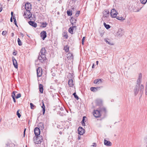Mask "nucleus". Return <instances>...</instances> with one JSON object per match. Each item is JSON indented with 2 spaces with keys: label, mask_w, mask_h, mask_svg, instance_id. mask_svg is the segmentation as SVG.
I'll use <instances>...</instances> for the list:
<instances>
[{
  "label": "nucleus",
  "mask_w": 147,
  "mask_h": 147,
  "mask_svg": "<svg viewBox=\"0 0 147 147\" xmlns=\"http://www.w3.org/2000/svg\"><path fill=\"white\" fill-rule=\"evenodd\" d=\"M136 86L137 87H138V88L139 89L140 94L141 95V96L143 93L144 87V85L142 84L141 83H139L137 84Z\"/></svg>",
  "instance_id": "f03ea898"
},
{
  "label": "nucleus",
  "mask_w": 147,
  "mask_h": 147,
  "mask_svg": "<svg viewBox=\"0 0 147 147\" xmlns=\"http://www.w3.org/2000/svg\"><path fill=\"white\" fill-rule=\"evenodd\" d=\"M21 94L20 93H18L17 95L16 96V98H18L21 97Z\"/></svg>",
  "instance_id": "79ce46f5"
},
{
  "label": "nucleus",
  "mask_w": 147,
  "mask_h": 147,
  "mask_svg": "<svg viewBox=\"0 0 147 147\" xmlns=\"http://www.w3.org/2000/svg\"><path fill=\"white\" fill-rule=\"evenodd\" d=\"M34 142L37 144H40L43 141L42 136H34L33 138Z\"/></svg>",
  "instance_id": "f257e3e1"
},
{
  "label": "nucleus",
  "mask_w": 147,
  "mask_h": 147,
  "mask_svg": "<svg viewBox=\"0 0 147 147\" xmlns=\"http://www.w3.org/2000/svg\"><path fill=\"white\" fill-rule=\"evenodd\" d=\"M21 35H23V34H21Z\"/></svg>",
  "instance_id": "338daca9"
},
{
  "label": "nucleus",
  "mask_w": 147,
  "mask_h": 147,
  "mask_svg": "<svg viewBox=\"0 0 147 147\" xmlns=\"http://www.w3.org/2000/svg\"><path fill=\"white\" fill-rule=\"evenodd\" d=\"M28 23L30 25L34 27H36L37 26V24L33 21H30Z\"/></svg>",
  "instance_id": "a211bd4d"
},
{
  "label": "nucleus",
  "mask_w": 147,
  "mask_h": 147,
  "mask_svg": "<svg viewBox=\"0 0 147 147\" xmlns=\"http://www.w3.org/2000/svg\"><path fill=\"white\" fill-rule=\"evenodd\" d=\"M39 90L40 92L41 93H43V86L42 84H39Z\"/></svg>",
  "instance_id": "393cba45"
},
{
  "label": "nucleus",
  "mask_w": 147,
  "mask_h": 147,
  "mask_svg": "<svg viewBox=\"0 0 147 147\" xmlns=\"http://www.w3.org/2000/svg\"><path fill=\"white\" fill-rule=\"evenodd\" d=\"M145 94L147 96V85L146 84V86L145 89Z\"/></svg>",
  "instance_id": "4c0bfd02"
},
{
  "label": "nucleus",
  "mask_w": 147,
  "mask_h": 147,
  "mask_svg": "<svg viewBox=\"0 0 147 147\" xmlns=\"http://www.w3.org/2000/svg\"><path fill=\"white\" fill-rule=\"evenodd\" d=\"M111 16L112 17L115 18L117 16V12L114 9H113L110 12Z\"/></svg>",
  "instance_id": "39448f33"
},
{
  "label": "nucleus",
  "mask_w": 147,
  "mask_h": 147,
  "mask_svg": "<svg viewBox=\"0 0 147 147\" xmlns=\"http://www.w3.org/2000/svg\"><path fill=\"white\" fill-rule=\"evenodd\" d=\"M26 129H25L24 131V137L25 136V131H26Z\"/></svg>",
  "instance_id": "5fc2aeb1"
},
{
  "label": "nucleus",
  "mask_w": 147,
  "mask_h": 147,
  "mask_svg": "<svg viewBox=\"0 0 147 147\" xmlns=\"http://www.w3.org/2000/svg\"><path fill=\"white\" fill-rule=\"evenodd\" d=\"M40 36L42 39L44 40L47 37V33L45 31H43L40 33Z\"/></svg>",
  "instance_id": "ddd939ff"
},
{
  "label": "nucleus",
  "mask_w": 147,
  "mask_h": 147,
  "mask_svg": "<svg viewBox=\"0 0 147 147\" xmlns=\"http://www.w3.org/2000/svg\"><path fill=\"white\" fill-rule=\"evenodd\" d=\"M139 11V10L137 11Z\"/></svg>",
  "instance_id": "69168bd1"
},
{
  "label": "nucleus",
  "mask_w": 147,
  "mask_h": 147,
  "mask_svg": "<svg viewBox=\"0 0 147 147\" xmlns=\"http://www.w3.org/2000/svg\"><path fill=\"white\" fill-rule=\"evenodd\" d=\"M69 47L68 46L66 45L64 47V49L65 51L67 52L69 50Z\"/></svg>",
  "instance_id": "c85d7f7f"
},
{
  "label": "nucleus",
  "mask_w": 147,
  "mask_h": 147,
  "mask_svg": "<svg viewBox=\"0 0 147 147\" xmlns=\"http://www.w3.org/2000/svg\"><path fill=\"white\" fill-rule=\"evenodd\" d=\"M63 36L66 38H67L68 36L66 33L64 32L63 34Z\"/></svg>",
  "instance_id": "37998d69"
},
{
  "label": "nucleus",
  "mask_w": 147,
  "mask_h": 147,
  "mask_svg": "<svg viewBox=\"0 0 147 147\" xmlns=\"http://www.w3.org/2000/svg\"><path fill=\"white\" fill-rule=\"evenodd\" d=\"M85 38H86L85 37H83L82 39V44L83 45L84 43V41L85 39Z\"/></svg>",
  "instance_id": "c03bdc74"
},
{
  "label": "nucleus",
  "mask_w": 147,
  "mask_h": 147,
  "mask_svg": "<svg viewBox=\"0 0 147 147\" xmlns=\"http://www.w3.org/2000/svg\"><path fill=\"white\" fill-rule=\"evenodd\" d=\"M47 25V24L46 22H43L42 24V27L43 28H45L46 27Z\"/></svg>",
  "instance_id": "2f4dec72"
},
{
  "label": "nucleus",
  "mask_w": 147,
  "mask_h": 147,
  "mask_svg": "<svg viewBox=\"0 0 147 147\" xmlns=\"http://www.w3.org/2000/svg\"><path fill=\"white\" fill-rule=\"evenodd\" d=\"M67 13L68 16H71L72 15L71 11H70L69 10H67Z\"/></svg>",
  "instance_id": "7c9ffc66"
},
{
  "label": "nucleus",
  "mask_w": 147,
  "mask_h": 147,
  "mask_svg": "<svg viewBox=\"0 0 147 147\" xmlns=\"http://www.w3.org/2000/svg\"><path fill=\"white\" fill-rule=\"evenodd\" d=\"M17 93V92H13L12 95V96L13 98H15V97L16 96V94Z\"/></svg>",
  "instance_id": "473e14b6"
},
{
  "label": "nucleus",
  "mask_w": 147,
  "mask_h": 147,
  "mask_svg": "<svg viewBox=\"0 0 147 147\" xmlns=\"http://www.w3.org/2000/svg\"><path fill=\"white\" fill-rule=\"evenodd\" d=\"M92 146L94 147H96V145L95 143H93V145L91 146Z\"/></svg>",
  "instance_id": "603ef678"
},
{
  "label": "nucleus",
  "mask_w": 147,
  "mask_h": 147,
  "mask_svg": "<svg viewBox=\"0 0 147 147\" xmlns=\"http://www.w3.org/2000/svg\"><path fill=\"white\" fill-rule=\"evenodd\" d=\"M59 134H62V132H61V131H60L59 132Z\"/></svg>",
  "instance_id": "0e129e2a"
},
{
  "label": "nucleus",
  "mask_w": 147,
  "mask_h": 147,
  "mask_svg": "<svg viewBox=\"0 0 147 147\" xmlns=\"http://www.w3.org/2000/svg\"><path fill=\"white\" fill-rule=\"evenodd\" d=\"M57 128H59L61 129V128H63V126H62L61 127V126L59 125H57Z\"/></svg>",
  "instance_id": "3c124183"
},
{
  "label": "nucleus",
  "mask_w": 147,
  "mask_h": 147,
  "mask_svg": "<svg viewBox=\"0 0 147 147\" xmlns=\"http://www.w3.org/2000/svg\"><path fill=\"white\" fill-rule=\"evenodd\" d=\"M34 131L36 136H40V130L38 128L36 127L34 129Z\"/></svg>",
  "instance_id": "9d476101"
},
{
  "label": "nucleus",
  "mask_w": 147,
  "mask_h": 147,
  "mask_svg": "<svg viewBox=\"0 0 147 147\" xmlns=\"http://www.w3.org/2000/svg\"><path fill=\"white\" fill-rule=\"evenodd\" d=\"M91 90L92 91H94L95 90H96V88L95 87H91L90 88Z\"/></svg>",
  "instance_id": "ea45409f"
},
{
  "label": "nucleus",
  "mask_w": 147,
  "mask_h": 147,
  "mask_svg": "<svg viewBox=\"0 0 147 147\" xmlns=\"http://www.w3.org/2000/svg\"><path fill=\"white\" fill-rule=\"evenodd\" d=\"M103 14L105 17H108L109 15V11L107 10H105L103 12Z\"/></svg>",
  "instance_id": "aec40b11"
},
{
  "label": "nucleus",
  "mask_w": 147,
  "mask_h": 147,
  "mask_svg": "<svg viewBox=\"0 0 147 147\" xmlns=\"http://www.w3.org/2000/svg\"><path fill=\"white\" fill-rule=\"evenodd\" d=\"M73 95L74 96V97L77 100H78L79 99L78 97V96L76 94V93L74 92L73 93Z\"/></svg>",
  "instance_id": "f704fd0d"
},
{
  "label": "nucleus",
  "mask_w": 147,
  "mask_h": 147,
  "mask_svg": "<svg viewBox=\"0 0 147 147\" xmlns=\"http://www.w3.org/2000/svg\"><path fill=\"white\" fill-rule=\"evenodd\" d=\"M93 115L96 118L99 117L100 116V111L98 110L94 111L93 112Z\"/></svg>",
  "instance_id": "1a4fd4ad"
},
{
  "label": "nucleus",
  "mask_w": 147,
  "mask_h": 147,
  "mask_svg": "<svg viewBox=\"0 0 147 147\" xmlns=\"http://www.w3.org/2000/svg\"><path fill=\"white\" fill-rule=\"evenodd\" d=\"M17 53L15 52H13V55H16Z\"/></svg>",
  "instance_id": "6e6d98bb"
},
{
  "label": "nucleus",
  "mask_w": 147,
  "mask_h": 147,
  "mask_svg": "<svg viewBox=\"0 0 147 147\" xmlns=\"http://www.w3.org/2000/svg\"><path fill=\"white\" fill-rule=\"evenodd\" d=\"M141 3L144 4H145L147 1V0H140Z\"/></svg>",
  "instance_id": "e433bc0d"
},
{
  "label": "nucleus",
  "mask_w": 147,
  "mask_h": 147,
  "mask_svg": "<svg viewBox=\"0 0 147 147\" xmlns=\"http://www.w3.org/2000/svg\"><path fill=\"white\" fill-rule=\"evenodd\" d=\"M85 117H83L82 120V125H84V124H85V123H84V118Z\"/></svg>",
  "instance_id": "a18cd8bd"
},
{
  "label": "nucleus",
  "mask_w": 147,
  "mask_h": 147,
  "mask_svg": "<svg viewBox=\"0 0 147 147\" xmlns=\"http://www.w3.org/2000/svg\"><path fill=\"white\" fill-rule=\"evenodd\" d=\"M27 10L26 11L25 10L24 11V14L23 16H24L25 18H30L32 16V14L31 13V15H30V16H29V14L28 13H27Z\"/></svg>",
  "instance_id": "4468645a"
},
{
  "label": "nucleus",
  "mask_w": 147,
  "mask_h": 147,
  "mask_svg": "<svg viewBox=\"0 0 147 147\" xmlns=\"http://www.w3.org/2000/svg\"><path fill=\"white\" fill-rule=\"evenodd\" d=\"M104 144L107 146H111L112 145V143L110 141H107L105 139H104Z\"/></svg>",
  "instance_id": "2eb2a0df"
},
{
  "label": "nucleus",
  "mask_w": 147,
  "mask_h": 147,
  "mask_svg": "<svg viewBox=\"0 0 147 147\" xmlns=\"http://www.w3.org/2000/svg\"><path fill=\"white\" fill-rule=\"evenodd\" d=\"M110 39H108L107 38H105L104 40L109 45H113V44L111 42H110Z\"/></svg>",
  "instance_id": "412c9836"
},
{
  "label": "nucleus",
  "mask_w": 147,
  "mask_h": 147,
  "mask_svg": "<svg viewBox=\"0 0 147 147\" xmlns=\"http://www.w3.org/2000/svg\"><path fill=\"white\" fill-rule=\"evenodd\" d=\"M103 24L105 28L107 29H109L111 27V26L107 24L105 22Z\"/></svg>",
  "instance_id": "cd10ccee"
},
{
  "label": "nucleus",
  "mask_w": 147,
  "mask_h": 147,
  "mask_svg": "<svg viewBox=\"0 0 147 147\" xmlns=\"http://www.w3.org/2000/svg\"><path fill=\"white\" fill-rule=\"evenodd\" d=\"M122 32V30L121 29H119L117 32V35L120 36H122L123 34V33Z\"/></svg>",
  "instance_id": "b1692460"
},
{
  "label": "nucleus",
  "mask_w": 147,
  "mask_h": 147,
  "mask_svg": "<svg viewBox=\"0 0 147 147\" xmlns=\"http://www.w3.org/2000/svg\"><path fill=\"white\" fill-rule=\"evenodd\" d=\"M38 59L41 62H42L46 60V58L45 55L40 54L38 57Z\"/></svg>",
  "instance_id": "423d86ee"
},
{
  "label": "nucleus",
  "mask_w": 147,
  "mask_h": 147,
  "mask_svg": "<svg viewBox=\"0 0 147 147\" xmlns=\"http://www.w3.org/2000/svg\"><path fill=\"white\" fill-rule=\"evenodd\" d=\"M94 84H98L102 83V80L101 79H97L95 80L94 82Z\"/></svg>",
  "instance_id": "6ab92c4d"
},
{
  "label": "nucleus",
  "mask_w": 147,
  "mask_h": 147,
  "mask_svg": "<svg viewBox=\"0 0 147 147\" xmlns=\"http://www.w3.org/2000/svg\"><path fill=\"white\" fill-rule=\"evenodd\" d=\"M67 58L69 62L70 63L73 62V56L72 53H68L67 55Z\"/></svg>",
  "instance_id": "20e7f679"
},
{
  "label": "nucleus",
  "mask_w": 147,
  "mask_h": 147,
  "mask_svg": "<svg viewBox=\"0 0 147 147\" xmlns=\"http://www.w3.org/2000/svg\"><path fill=\"white\" fill-rule=\"evenodd\" d=\"M139 91V89L138 88V87H137L136 86V87L134 89V91L135 95L137 94Z\"/></svg>",
  "instance_id": "5701e85b"
},
{
  "label": "nucleus",
  "mask_w": 147,
  "mask_h": 147,
  "mask_svg": "<svg viewBox=\"0 0 147 147\" xmlns=\"http://www.w3.org/2000/svg\"><path fill=\"white\" fill-rule=\"evenodd\" d=\"M80 13V11H77V12L75 14V16H77V17L78 16L79 14Z\"/></svg>",
  "instance_id": "49530a36"
},
{
  "label": "nucleus",
  "mask_w": 147,
  "mask_h": 147,
  "mask_svg": "<svg viewBox=\"0 0 147 147\" xmlns=\"http://www.w3.org/2000/svg\"><path fill=\"white\" fill-rule=\"evenodd\" d=\"M142 74L141 73L139 74L138 78L137 81V84L141 83L142 81Z\"/></svg>",
  "instance_id": "6e6552de"
},
{
  "label": "nucleus",
  "mask_w": 147,
  "mask_h": 147,
  "mask_svg": "<svg viewBox=\"0 0 147 147\" xmlns=\"http://www.w3.org/2000/svg\"><path fill=\"white\" fill-rule=\"evenodd\" d=\"M18 41L19 45L20 46L21 45H22V43L20 39L19 38H18Z\"/></svg>",
  "instance_id": "72a5a7b5"
},
{
  "label": "nucleus",
  "mask_w": 147,
  "mask_h": 147,
  "mask_svg": "<svg viewBox=\"0 0 147 147\" xmlns=\"http://www.w3.org/2000/svg\"><path fill=\"white\" fill-rule=\"evenodd\" d=\"M45 52H46V50H45V48H42L40 52V54H41V55L44 54V55H45Z\"/></svg>",
  "instance_id": "a878e982"
},
{
  "label": "nucleus",
  "mask_w": 147,
  "mask_h": 147,
  "mask_svg": "<svg viewBox=\"0 0 147 147\" xmlns=\"http://www.w3.org/2000/svg\"><path fill=\"white\" fill-rule=\"evenodd\" d=\"M19 110H18L17 112V115H18V117L20 118V117H21V115L19 113Z\"/></svg>",
  "instance_id": "a19ab883"
},
{
  "label": "nucleus",
  "mask_w": 147,
  "mask_h": 147,
  "mask_svg": "<svg viewBox=\"0 0 147 147\" xmlns=\"http://www.w3.org/2000/svg\"><path fill=\"white\" fill-rule=\"evenodd\" d=\"M117 19L119 20L123 21V20H125V18H124L123 17L118 16L117 17Z\"/></svg>",
  "instance_id": "c756f323"
},
{
  "label": "nucleus",
  "mask_w": 147,
  "mask_h": 147,
  "mask_svg": "<svg viewBox=\"0 0 147 147\" xmlns=\"http://www.w3.org/2000/svg\"><path fill=\"white\" fill-rule=\"evenodd\" d=\"M62 111L61 113V112H59L60 113L59 114H60V115H63L64 113H63L62 112V111Z\"/></svg>",
  "instance_id": "864d4df0"
},
{
  "label": "nucleus",
  "mask_w": 147,
  "mask_h": 147,
  "mask_svg": "<svg viewBox=\"0 0 147 147\" xmlns=\"http://www.w3.org/2000/svg\"><path fill=\"white\" fill-rule=\"evenodd\" d=\"M76 26H74L73 27H70L69 29V32L71 34H72L73 32L74 28H76Z\"/></svg>",
  "instance_id": "4be33fe9"
},
{
  "label": "nucleus",
  "mask_w": 147,
  "mask_h": 147,
  "mask_svg": "<svg viewBox=\"0 0 147 147\" xmlns=\"http://www.w3.org/2000/svg\"><path fill=\"white\" fill-rule=\"evenodd\" d=\"M84 129L81 127H79L78 129V133L80 135H83L84 133Z\"/></svg>",
  "instance_id": "f8f14e48"
},
{
  "label": "nucleus",
  "mask_w": 147,
  "mask_h": 147,
  "mask_svg": "<svg viewBox=\"0 0 147 147\" xmlns=\"http://www.w3.org/2000/svg\"><path fill=\"white\" fill-rule=\"evenodd\" d=\"M13 20H14V22L15 23V24L17 26V24L16 23V20L15 19V18H14V16L13 17Z\"/></svg>",
  "instance_id": "09e8293b"
},
{
  "label": "nucleus",
  "mask_w": 147,
  "mask_h": 147,
  "mask_svg": "<svg viewBox=\"0 0 147 147\" xmlns=\"http://www.w3.org/2000/svg\"><path fill=\"white\" fill-rule=\"evenodd\" d=\"M37 76L38 77H40L42 75V69L40 67H38L36 70Z\"/></svg>",
  "instance_id": "0eeeda50"
},
{
  "label": "nucleus",
  "mask_w": 147,
  "mask_h": 147,
  "mask_svg": "<svg viewBox=\"0 0 147 147\" xmlns=\"http://www.w3.org/2000/svg\"><path fill=\"white\" fill-rule=\"evenodd\" d=\"M102 100L100 99H97L96 100V104L97 105H100L102 104Z\"/></svg>",
  "instance_id": "dca6fc26"
},
{
  "label": "nucleus",
  "mask_w": 147,
  "mask_h": 147,
  "mask_svg": "<svg viewBox=\"0 0 147 147\" xmlns=\"http://www.w3.org/2000/svg\"><path fill=\"white\" fill-rule=\"evenodd\" d=\"M13 13L12 11L11 13V17H13Z\"/></svg>",
  "instance_id": "052dcab7"
},
{
  "label": "nucleus",
  "mask_w": 147,
  "mask_h": 147,
  "mask_svg": "<svg viewBox=\"0 0 147 147\" xmlns=\"http://www.w3.org/2000/svg\"><path fill=\"white\" fill-rule=\"evenodd\" d=\"M68 84L69 87H73L74 85L73 80L72 79H69V80Z\"/></svg>",
  "instance_id": "f3484780"
},
{
  "label": "nucleus",
  "mask_w": 147,
  "mask_h": 147,
  "mask_svg": "<svg viewBox=\"0 0 147 147\" xmlns=\"http://www.w3.org/2000/svg\"><path fill=\"white\" fill-rule=\"evenodd\" d=\"M25 10L27 11V13H28L29 16H30L31 15V12L30 11L32 9V5L30 3H27L25 5Z\"/></svg>",
  "instance_id": "7ed1b4c3"
},
{
  "label": "nucleus",
  "mask_w": 147,
  "mask_h": 147,
  "mask_svg": "<svg viewBox=\"0 0 147 147\" xmlns=\"http://www.w3.org/2000/svg\"><path fill=\"white\" fill-rule=\"evenodd\" d=\"M38 1H40V0H38Z\"/></svg>",
  "instance_id": "774afa93"
},
{
  "label": "nucleus",
  "mask_w": 147,
  "mask_h": 147,
  "mask_svg": "<svg viewBox=\"0 0 147 147\" xmlns=\"http://www.w3.org/2000/svg\"><path fill=\"white\" fill-rule=\"evenodd\" d=\"M13 98V100L14 102H16V100H15V98Z\"/></svg>",
  "instance_id": "4d7b16f0"
},
{
  "label": "nucleus",
  "mask_w": 147,
  "mask_h": 147,
  "mask_svg": "<svg viewBox=\"0 0 147 147\" xmlns=\"http://www.w3.org/2000/svg\"><path fill=\"white\" fill-rule=\"evenodd\" d=\"M96 63L97 65H98V61H96Z\"/></svg>",
  "instance_id": "e2e57ef3"
},
{
  "label": "nucleus",
  "mask_w": 147,
  "mask_h": 147,
  "mask_svg": "<svg viewBox=\"0 0 147 147\" xmlns=\"http://www.w3.org/2000/svg\"><path fill=\"white\" fill-rule=\"evenodd\" d=\"M6 33H7L6 31H3L2 33V34L3 36H5L6 35Z\"/></svg>",
  "instance_id": "de8ad7c7"
},
{
  "label": "nucleus",
  "mask_w": 147,
  "mask_h": 147,
  "mask_svg": "<svg viewBox=\"0 0 147 147\" xmlns=\"http://www.w3.org/2000/svg\"><path fill=\"white\" fill-rule=\"evenodd\" d=\"M12 59L13 63V64L14 67L16 68H17L18 67V65L17 61L14 57H12Z\"/></svg>",
  "instance_id": "9b49d317"
},
{
  "label": "nucleus",
  "mask_w": 147,
  "mask_h": 147,
  "mask_svg": "<svg viewBox=\"0 0 147 147\" xmlns=\"http://www.w3.org/2000/svg\"><path fill=\"white\" fill-rule=\"evenodd\" d=\"M101 111H103L105 113H106L107 112L106 109L105 107H102L101 109Z\"/></svg>",
  "instance_id": "c9c22d12"
},
{
  "label": "nucleus",
  "mask_w": 147,
  "mask_h": 147,
  "mask_svg": "<svg viewBox=\"0 0 147 147\" xmlns=\"http://www.w3.org/2000/svg\"><path fill=\"white\" fill-rule=\"evenodd\" d=\"M30 106L31 109H34V107H35L32 103H30Z\"/></svg>",
  "instance_id": "58836bf2"
},
{
  "label": "nucleus",
  "mask_w": 147,
  "mask_h": 147,
  "mask_svg": "<svg viewBox=\"0 0 147 147\" xmlns=\"http://www.w3.org/2000/svg\"><path fill=\"white\" fill-rule=\"evenodd\" d=\"M14 33H11V36H12V37H13V36H14Z\"/></svg>",
  "instance_id": "bf43d9fd"
},
{
  "label": "nucleus",
  "mask_w": 147,
  "mask_h": 147,
  "mask_svg": "<svg viewBox=\"0 0 147 147\" xmlns=\"http://www.w3.org/2000/svg\"><path fill=\"white\" fill-rule=\"evenodd\" d=\"M2 5L0 3V12L2 11Z\"/></svg>",
  "instance_id": "8fccbe9b"
},
{
  "label": "nucleus",
  "mask_w": 147,
  "mask_h": 147,
  "mask_svg": "<svg viewBox=\"0 0 147 147\" xmlns=\"http://www.w3.org/2000/svg\"><path fill=\"white\" fill-rule=\"evenodd\" d=\"M41 107L42 109L43 115H44L45 111V107L43 102L42 105L41 106Z\"/></svg>",
  "instance_id": "bb28decb"
},
{
  "label": "nucleus",
  "mask_w": 147,
  "mask_h": 147,
  "mask_svg": "<svg viewBox=\"0 0 147 147\" xmlns=\"http://www.w3.org/2000/svg\"><path fill=\"white\" fill-rule=\"evenodd\" d=\"M94 63L93 65H92V68H94Z\"/></svg>",
  "instance_id": "680f3d73"
},
{
  "label": "nucleus",
  "mask_w": 147,
  "mask_h": 147,
  "mask_svg": "<svg viewBox=\"0 0 147 147\" xmlns=\"http://www.w3.org/2000/svg\"><path fill=\"white\" fill-rule=\"evenodd\" d=\"M10 21L11 22H12V21H13V20H12V17H11V19H10Z\"/></svg>",
  "instance_id": "13d9d810"
}]
</instances>
